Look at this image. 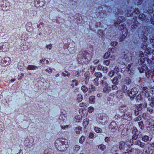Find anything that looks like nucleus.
<instances>
[{
    "label": "nucleus",
    "instance_id": "nucleus-27",
    "mask_svg": "<svg viewBox=\"0 0 154 154\" xmlns=\"http://www.w3.org/2000/svg\"><path fill=\"white\" fill-rule=\"evenodd\" d=\"M98 149L100 150L101 151L104 150L106 149V146L103 144H101L98 147Z\"/></svg>",
    "mask_w": 154,
    "mask_h": 154
},
{
    "label": "nucleus",
    "instance_id": "nucleus-64",
    "mask_svg": "<svg viewBox=\"0 0 154 154\" xmlns=\"http://www.w3.org/2000/svg\"><path fill=\"white\" fill-rule=\"evenodd\" d=\"M46 47L47 48L49 49V50H51L52 47V45L51 44H50L49 45H48L46 46Z\"/></svg>",
    "mask_w": 154,
    "mask_h": 154
},
{
    "label": "nucleus",
    "instance_id": "nucleus-61",
    "mask_svg": "<svg viewBox=\"0 0 154 154\" xmlns=\"http://www.w3.org/2000/svg\"><path fill=\"white\" fill-rule=\"evenodd\" d=\"M103 67V66H102L100 64H99L98 66L97 69H98V70H102Z\"/></svg>",
    "mask_w": 154,
    "mask_h": 154
},
{
    "label": "nucleus",
    "instance_id": "nucleus-15",
    "mask_svg": "<svg viewBox=\"0 0 154 154\" xmlns=\"http://www.w3.org/2000/svg\"><path fill=\"white\" fill-rule=\"evenodd\" d=\"M149 102V105L151 107H149L147 109V111L151 113L153 111V106H154V101L153 100L150 101Z\"/></svg>",
    "mask_w": 154,
    "mask_h": 154
},
{
    "label": "nucleus",
    "instance_id": "nucleus-13",
    "mask_svg": "<svg viewBox=\"0 0 154 154\" xmlns=\"http://www.w3.org/2000/svg\"><path fill=\"white\" fill-rule=\"evenodd\" d=\"M119 72V69L117 67H115L114 70H111L110 71L108 75H109L110 77H112L115 73H116V74L117 73H118V72Z\"/></svg>",
    "mask_w": 154,
    "mask_h": 154
},
{
    "label": "nucleus",
    "instance_id": "nucleus-18",
    "mask_svg": "<svg viewBox=\"0 0 154 154\" xmlns=\"http://www.w3.org/2000/svg\"><path fill=\"white\" fill-rule=\"evenodd\" d=\"M147 67L145 64L142 65L141 67H139L138 69L139 70L140 73L144 72L146 71Z\"/></svg>",
    "mask_w": 154,
    "mask_h": 154
},
{
    "label": "nucleus",
    "instance_id": "nucleus-9",
    "mask_svg": "<svg viewBox=\"0 0 154 154\" xmlns=\"http://www.w3.org/2000/svg\"><path fill=\"white\" fill-rule=\"evenodd\" d=\"M122 117L124 119L128 121L131 120L132 119V112H127L126 113H124Z\"/></svg>",
    "mask_w": 154,
    "mask_h": 154
},
{
    "label": "nucleus",
    "instance_id": "nucleus-60",
    "mask_svg": "<svg viewBox=\"0 0 154 154\" xmlns=\"http://www.w3.org/2000/svg\"><path fill=\"white\" fill-rule=\"evenodd\" d=\"M94 134L93 133H91L89 135V137L90 138H93L94 137Z\"/></svg>",
    "mask_w": 154,
    "mask_h": 154
},
{
    "label": "nucleus",
    "instance_id": "nucleus-23",
    "mask_svg": "<svg viewBox=\"0 0 154 154\" xmlns=\"http://www.w3.org/2000/svg\"><path fill=\"white\" fill-rule=\"evenodd\" d=\"M128 107L125 105L122 106L119 108V110L121 112H125L127 109Z\"/></svg>",
    "mask_w": 154,
    "mask_h": 154
},
{
    "label": "nucleus",
    "instance_id": "nucleus-49",
    "mask_svg": "<svg viewBox=\"0 0 154 154\" xmlns=\"http://www.w3.org/2000/svg\"><path fill=\"white\" fill-rule=\"evenodd\" d=\"M21 49L23 50L26 51L28 49V47L26 45H23V46L21 47Z\"/></svg>",
    "mask_w": 154,
    "mask_h": 154
},
{
    "label": "nucleus",
    "instance_id": "nucleus-31",
    "mask_svg": "<svg viewBox=\"0 0 154 154\" xmlns=\"http://www.w3.org/2000/svg\"><path fill=\"white\" fill-rule=\"evenodd\" d=\"M81 89L84 93L86 92L88 90V88L85 85L82 86Z\"/></svg>",
    "mask_w": 154,
    "mask_h": 154
},
{
    "label": "nucleus",
    "instance_id": "nucleus-55",
    "mask_svg": "<svg viewBox=\"0 0 154 154\" xmlns=\"http://www.w3.org/2000/svg\"><path fill=\"white\" fill-rule=\"evenodd\" d=\"M90 89L93 91H95L96 90V88L93 85H91V86Z\"/></svg>",
    "mask_w": 154,
    "mask_h": 154
},
{
    "label": "nucleus",
    "instance_id": "nucleus-41",
    "mask_svg": "<svg viewBox=\"0 0 154 154\" xmlns=\"http://www.w3.org/2000/svg\"><path fill=\"white\" fill-rule=\"evenodd\" d=\"M100 84L105 86H106L108 85V84L107 82L104 80H102L100 81Z\"/></svg>",
    "mask_w": 154,
    "mask_h": 154
},
{
    "label": "nucleus",
    "instance_id": "nucleus-48",
    "mask_svg": "<svg viewBox=\"0 0 154 154\" xmlns=\"http://www.w3.org/2000/svg\"><path fill=\"white\" fill-rule=\"evenodd\" d=\"M62 75L64 77L67 76L68 77H69L70 75V73H67L66 74L64 72H62Z\"/></svg>",
    "mask_w": 154,
    "mask_h": 154
},
{
    "label": "nucleus",
    "instance_id": "nucleus-37",
    "mask_svg": "<svg viewBox=\"0 0 154 154\" xmlns=\"http://www.w3.org/2000/svg\"><path fill=\"white\" fill-rule=\"evenodd\" d=\"M124 82L125 84L128 85L131 83V81L129 78H127L125 79Z\"/></svg>",
    "mask_w": 154,
    "mask_h": 154
},
{
    "label": "nucleus",
    "instance_id": "nucleus-56",
    "mask_svg": "<svg viewBox=\"0 0 154 154\" xmlns=\"http://www.w3.org/2000/svg\"><path fill=\"white\" fill-rule=\"evenodd\" d=\"M110 63V61L109 60H105L103 62V63L104 65H105L106 66H108L109 65Z\"/></svg>",
    "mask_w": 154,
    "mask_h": 154
},
{
    "label": "nucleus",
    "instance_id": "nucleus-63",
    "mask_svg": "<svg viewBox=\"0 0 154 154\" xmlns=\"http://www.w3.org/2000/svg\"><path fill=\"white\" fill-rule=\"evenodd\" d=\"M150 92L152 94H154V87H151L150 88Z\"/></svg>",
    "mask_w": 154,
    "mask_h": 154
},
{
    "label": "nucleus",
    "instance_id": "nucleus-42",
    "mask_svg": "<svg viewBox=\"0 0 154 154\" xmlns=\"http://www.w3.org/2000/svg\"><path fill=\"white\" fill-rule=\"evenodd\" d=\"M98 79L97 78H95L94 80V83L95 85L98 86L99 84V82H98Z\"/></svg>",
    "mask_w": 154,
    "mask_h": 154
},
{
    "label": "nucleus",
    "instance_id": "nucleus-38",
    "mask_svg": "<svg viewBox=\"0 0 154 154\" xmlns=\"http://www.w3.org/2000/svg\"><path fill=\"white\" fill-rule=\"evenodd\" d=\"M145 16L143 14H140L139 16V18L142 21L145 20Z\"/></svg>",
    "mask_w": 154,
    "mask_h": 154
},
{
    "label": "nucleus",
    "instance_id": "nucleus-32",
    "mask_svg": "<svg viewBox=\"0 0 154 154\" xmlns=\"http://www.w3.org/2000/svg\"><path fill=\"white\" fill-rule=\"evenodd\" d=\"M28 141V139H27L25 141V143H26V146L28 148H29L32 146V142L29 143L28 144H27L26 143Z\"/></svg>",
    "mask_w": 154,
    "mask_h": 154
},
{
    "label": "nucleus",
    "instance_id": "nucleus-22",
    "mask_svg": "<svg viewBox=\"0 0 154 154\" xmlns=\"http://www.w3.org/2000/svg\"><path fill=\"white\" fill-rule=\"evenodd\" d=\"M111 90L110 87L106 86L103 88V91L104 93H108L111 91Z\"/></svg>",
    "mask_w": 154,
    "mask_h": 154
},
{
    "label": "nucleus",
    "instance_id": "nucleus-30",
    "mask_svg": "<svg viewBox=\"0 0 154 154\" xmlns=\"http://www.w3.org/2000/svg\"><path fill=\"white\" fill-rule=\"evenodd\" d=\"M82 128L79 126L78 127L76 128L75 129V131L76 134H79L80 133V131H82Z\"/></svg>",
    "mask_w": 154,
    "mask_h": 154
},
{
    "label": "nucleus",
    "instance_id": "nucleus-7",
    "mask_svg": "<svg viewBox=\"0 0 154 154\" xmlns=\"http://www.w3.org/2000/svg\"><path fill=\"white\" fill-rule=\"evenodd\" d=\"M128 55H130L129 53L127 54H125L124 58L122 59V63L125 65H126V64H128L127 62H130L131 60H132L131 57H129Z\"/></svg>",
    "mask_w": 154,
    "mask_h": 154
},
{
    "label": "nucleus",
    "instance_id": "nucleus-35",
    "mask_svg": "<svg viewBox=\"0 0 154 154\" xmlns=\"http://www.w3.org/2000/svg\"><path fill=\"white\" fill-rule=\"evenodd\" d=\"M138 125L140 128L142 130L144 129V126L143 124V123L142 121L139 122H138Z\"/></svg>",
    "mask_w": 154,
    "mask_h": 154
},
{
    "label": "nucleus",
    "instance_id": "nucleus-4",
    "mask_svg": "<svg viewBox=\"0 0 154 154\" xmlns=\"http://www.w3.org/2000/svg\"><path fill=\"white\" fill-rule=\"evenodd\" d=\"M119 29L120 30L123 29V31H122V35L119 38L120 41H122L124 40L125 37L127 36V30L124 29V25H120L119 27Z\"/></svg>",
    "mask_w": 154,
    "mask_h": 154
},
{
    "label": "nucleus",
    "instance_id": "nucleus-47",
    "mask_svg": "<svg viewBox=\"0 0 154 154\" xmlns=\"http://www.w3.org/2000/svg\"><path fill=\"white\" fill-rule=\"evenodd\" d=\"M137 130L136 128H134L132 131V133L133 134H137Z\"/></svg>",
    "mask_w": 154,
    "mask_h": 154
},
{
    "label": "nucleus",
    "instance_id": "nucleus-57",
    "mask_svg": "<svg viewBox=\"0 0 154 154\" xmlns=\"http://www.w3.org/2000/svg\"><path fill=\"white\" fill-rule=\"evenodd\" d=\"M112 88L113 90H116L118 89V87L116 85H112Z\"/></svg>",
    "mask_w": 154,
    "mask_h": 154
},
{
    "label": "nucleus",
    "instance_id": "nucleus-36",
    "mask_svg": "<svg viewBox=\"0 0 154 154\" xmlns=\"http://www.w3.org/2000/svg\"><path fill=\"white\" fill-rule=\"evenodd\" d=\"M94 130L96 133H101L102 131V130L101 129L98 127H95L94 128Z\"/></svg>",
    "mask_w": 154,
    "mask_h": 154
},
{
    "label": "nucleus",
    "instance_id": "nucleus-34",
    "mask_svg": "<svg viewBox=\"0 0 154 154\" xmlns=\"http://www.w3.org/2000/svg\"><path fill=\"white\" fill-rule=\"evenodd\" d=\"M142 140L146 142L149 140V137L147 135H144L142 137Z\"/></svg>",
    "mask_w": 154,
    "mask_h": 154
},
{
    "label": "nucleus",
    "instance_id": "nucleus-10",
    "mask_svg": "<svg viewBox=\"0 0 154 154\" xmlns=\"http://www.w3.org/2000/svg\"><path fill=\"white\" fill-rule=\"evenodd\" d=\"M128 126L127 125L123 129L121 133L122 136H126L129 134L131 131V129L128 128Z\"/></svg>",
    "mask_w": 154,
    "mask_h": 154
},
{
    "label": "nucleus",
    "instance_id": "nucleus-33",
    "mask_svg": "<svg viewBox=\"0 0 154 154\" xmlns=\"http://www.w3.org/2000/svg\"><path fill=\"white\" fill-rule=\"evenodd\" d=\"M40 62L44 64H48L49 63V61L46 60L45 59H42L40 60Z\"/></svg>",
    "mask_w": 154,
    "mask_h": 154
},
{
    "label": "nucleus",
    "instance_id": "nucleus-26",
    "mask_svg": "<svg viewBox=\"0 0 154 154\" xmlns=\"http://www.w3.org/2000/svg\"><path fill=\"white\" fill-rule=\"evenodd\" d=\"M95 101V97L94 96H92L90 97L89 98V102L91 103H94Z\"/></svg>",
    "mask_w": 154,
    "mask_h": 154
},
{
    "label": "nucleus",
    "instance_id": "nucleus-5",
    "mask_svg": "<svg viewBox=\"0 0 154 154\" xmlns=\"http://www.w3.org/2000/svg\"><path fill=\"white\" fill-rule=\"evenodd\" d=\"M129 10L127 11L126 12H125V15L127 17L131 16L133 13L136 14H139L140 13V11L137 9H134L132 8H129Z\"/></svg>",
    "mask_w": 154,
    "mask_h": 154
},
{
    "label": "nucleus",
    "instance_id": "nucleus-54",
    "mask_svg": "<svg viewBox=\"0 0 154 154\" xmlns=\"http://www.w3.org/2000/svg\"><path fill=\"white\" fill-rule=\"evenodd\" d=\"M75 118L77 120H80L82 119V117L81 116L79 115L76 116Z\"/></svg>",
    "mask_w": 154,
    "mask_h": 154
},
{
    "label": "nucleus",
    "instance_id": "nucleus-11",
    "mask_svg": "<svg viewBox=\"0 0 154 154\" xmlns=\"http://www.w3.org/2000/svg\"><path fill=\"white\" fill-rule=\"evenodd\" d=\"M139 56L141 57V59L138 62L139 64L142 65L143 64H145V59L144 58H143L144 56L143 52L140 51L139 52Z\"/></svg>",
    "mask_w": 154,
    "mask_h": 154
},
{
    "label": "nucleus",
    "instance_id": "nucleus-52",
    "mask_svg": "<svg viewBox=\"0 0 154 154\" xmlns=\"http://www.w3.org/2000/svg\"><path fill=\"white\" fill-rule=\"evenodd\" d=\"M151 72L150 71H146V75L147 78H149L150 77V73Z\"/></svg>",
    "mask_w": 154,
    "mask_h": 154
},
{
    "label": "nucleus",
    "instance_id": "nucleus-28",
    "mask_svg": "<svg viewBox=\"0 0 154 154\" xmlns=\"http://www.w3.org/2000/svg\"><path fill=\"white\" fill-rule=\"evenodd\" d=\"M83 99L82 95L81 94H79L77 96V101L78 102H81Z\"/></svg>",
    "mask_w": 154,
    "mask_h": 154
},
{
    "label": "nucleus",
    "instance_id": "nucleus-43",
    "mask_svg": "<svg viewBox=\"0 0 154 154\" xmlns=\"http://www.w3.org/2000/svg\"><path fill=\"white\" fill-rule=\"evenodd\" d=\"M45 71L48 72L49 74H51L53 70L51 67H49L48 69H45Z\"/></svg>",
    "mask_w": 154,
    "mask_h": 154
},
{
    "label": "nucleus",
    "instance_id": "nucleus-1",
    "mask_svg": "<svg viewBox=\"0 0 154 154\" xmlns=\"http://www.w3.org/2000/svg\"><path fill=\"white\" fill-rule=\"evenodd\" d=\"M147 37L146 36L144 35L143 38H142V41H143V43L142 45H141V47L142 48L145 50L144 53L147 54H152L154 55V48L152 51H151L150 48H147V44L146 42L147 41Z\"/></svg>",
    "mask_w": 154,
    "mask_h": 154
},
{
    "label": "nucleus",
    "instance_id": "nucleus-46",
    "mask_svg": "<svg viewBox=\"0 0 154 154\" xmlns=\"http://www.w3.org/2000/svg\"><path fill=\"white\" fill-rule=\"evenodd\" d=\"M141 116H139L135 118L134 120V121H138L140 120L141 119Z\"/></svg>",
    "mask_w": 154,
    "mask_h": 154
},
{
    "label": "nucleus",
    "instance_id": "nucleus-39",
    "mask_svg": "<svg viewBox=\"0 0 154 154\" xmlns=\"http://www.w3.org/2000/svg\"><path fill=\"white\" fill-rule=\"evenodd\" d=\"M94 75L97 78H100L102 77V74L100 72H95L94 74Z\"/></svg>",
    "mask_w": 154,
    "mask_h": 154
},
{
    "label": "nucleus",
    "instance_id": "nucleus-8",
    "mask_svg": "<svg viewBox=\"0 0 154 154\" xmlns=\"http://www.w3.org/2000/svg\"><path fill=\"white\" fill-rule=\"evenodd\" d=\"M109 127L111 131L114 132L117 130L118 128V125L115 122L113 121L109 125Z\"/></svg>",
    "mask_w": 154,
    "mask_h": 154
},
{
    "label": "nucleus",
    "instance_id": "nucleus-24",
    "mask_svg": "<svg viewBox=\"0 0 154 154\" xmlns=\"http://www.w3.org/2000/svg\"><path fill=\"white\" fill-rule=\"evenodd\" d=\"M61 144L65 145V148H68L69 147L68 142L67 139L64 140V141H62L61 142Z\"/></svg>",
    "mask_w": 154,
    "mask_h": 154
},
{
    "label": "nucleus",
    "instance_id": "nucleus-14",
    "mask_svg": "<svg viewBox=\"0 0 154 154\" xmlns=\"http://www.w3.org/2000/svg\"><path fill=\"white\" fill-rule=\"evenodd\" d=\"M125 20L124 17L122 16L121 17L120 16L118 17V20L114 23V24L115 26H117L120 23L123 22Z\"/></svg>",
    "mask_w": 154,
    "mask_h": 154
},
{
    "label": "nucleus",
    "instance_id": "nucleus-21",
    "mask_svg": "<svg viewBox=\"0 0 154 154\" xmlns=\"http://www.w3.org/2000/svg\"><path fill=\"white\" fill-rule=\"evenodd\" d=\"M37 68V66L33 65H29L27 67V69L28 70H36Z\"/></svg>",
    "mask_w": 154,
    "mask_h": 154
},
{
    "label": "nucleus",
    "instance_id": "nucleus-2",
    "mask_svg": "<svg viewBox=\"0 0 154 154\" xmlns=\"http://www.w3.org/2000/svg\"><path fill=\"white\" fill-rule=\"evenodd\" d=\"M148 88L146 87H144L142 90V92L143 94L145 95L146 97L148 98V99L149 101L152 100H151V98H152V99L154 97V95L152 94V97L149 95V92L148 91Z\"/></svg>",
    "mask_w": 154,
    "mask_h": 154
},
{
    "label": "nucleus",
    "instance_id": "nucleus-58",
    "mask_svg": "<svg viewBox=\"0 0 154 154\" xmlns=\"http://www.w3.org/2000/svg\"><path fill=\"white\" fill-rule=\"evenodd\" d=\"M80 146L78 145H76L74 147V150L75 151H77L79 150Z\"/></svg>",
    "mask_w": 154,
    "mask_h": 154
},
{
    "label": "nucleus",
    "instance_id": "nucleus-20",
    "mask_svg": "<svg viewBox=\"0 0 154 154\" xmlns=\"http://www.w3.org/2000/svg\"><path fill=\"white\" fill-rule=\"evenodd\" d=\"M89 123V119L88 118H86L84 119L83 123V125L85 128H86Z\"/></svg>",
    "mask_w": 154,
    "mask_h": 154
},
{
    "label": "nucleus",
    "instance_id": "nucleus-6",
    "mask_svg": "<svg viewBox=\"0 0 154 154\" xmlns=\"http://www.w3.org/2000/svg\"><path fill=\"white\" fill-rule=\"evenodd\" d=\"M138 91L136 87L132 88L130 91H128V95L131 97H133L136 96V94L137 93Z\"/></svg>",
    "mask_w": 154,
    "mask_h": 154
},
{
    "label": "nucleus",
    "instance_id": "nucleus-53",
    "mask_svg": "<svg viewBox=\"0 0 154 154\" xmlns=\"http://www.w3.org/2000/svg\"><path fill=\"white\" fill-rule=\"evenodd\" d=\"M94 109L92 106H90L88 108V111L90 112L91 113L94 110Z\"/></svg>",
    "mask_w": 154,
    "mask_h": 154
},
{
    "label": "nucleus",
    "instance_id": "nucleus-19",
    "mask_svg": "<svg viewBox=\"0 0 154 154\" xmlns=\"http://www.w3.org/2000/svg\"><path fill=\"white\" fill-rule=\"evenodd\" d=\"M125 147V142L123 141H121L119 143V148L120 149H124Z\"/></svg>",
    "mask_w": 154,
    "mask_h": 154
},
{
    "label": "nucleus",
    "instance_id": "nucleus-3",
    "mask_svg": "<svg viewBox=\"0 0 154 154\" xmlns=\"http://www.w3.org/2000/svg\"><path fill=\"white\" fill-rule=\"evenodd\" d=\"M11 63V59L9 57H5L1 60L0 64L2 66L5 67L10 64Z\"/></svg>",
    "mask_w": 154,
    "mask_h": 154
},
{
    "label": "nucleus",
    "instance_id": "nucleus-17",
    "mask_svg": "<svg viewBox=\"0 0 154 154\" xmlns=\"http://www.w3.org/2000/svg\"><path fill=\"white\" fill-rule=\"evenodd\" d=\"M135 145H138L141 148H144L145 146V144L140 140H137L134 142Z\"/></svg>",
    "mask_w": 154,
    "mask_h": 154
},
{
    "label": "nucleus",
    "instance_id": "nucleus-25",
    "mask_svg": "<svg viewBox=\"0 0 154 154\" xmlns=\"http://www.w3.org/2000/svg\"><path fill=\"white\" fill-rule=\"evenodd\" d=\"M127 86L125 85H123L122 86V92H123L124 93H127V94H128V91H129V90H127Z\"/></svg>",
    "mask_w": 154,
    "mask_h": 154
},
{
    "label": "nucleus",
    "instance_id": "nucleus-40",
    "mask_svg": "<svg viewBox=\"0 0 154 154\" xmlns=\"http://www.w3.org/2000/svg\"><path fill=\"white\" fill-rule=\"evenodd\" d=\"M85 138L84 136H82L80 138L79 142L80 143L82 144L84 142Z\"/></svg>",
    "mask_w": 154,
    "mask_h": 154
},
{
    "label": "nucleus",
    "instance_id": "nucleus-59",
    "mask_svg": "<svg viewBox=\"0 0 154 154\" xmlns=\"http://www.w3.org/2000/svg\"><path fill=\"white\" fill-rule=\"evenodd\" d=\"M6 45H8V44L3 45H2V48L3 49L4 51H6L7 50V48H6Z\"/></svg>",
    "mask_w": 154,
    "mask_h": 154
},
{
    "label": "nucleus",
    "instance_id": "nucleus-16",
    "mask_svg": "<svg viewBox=\"0 0 154 154\" xmlns=\"http://www.w3.org/2000/svg\"><path fill=\"white\" fill-rule=\"evenodd\" d=\"M147 107V103H144V104H140L137 106V110L138 111H141L144 108H146Z\"/></svg>",
    "mask_w": 154,
    "mask_h": 154
},
{
    "label": "nucleus",
    "instance_id": "nucleus-12",
    "mask_svg": "<svg viewBox=\"0 0 154 154\" xmlns=\"http://www.w3.org/2000/svg\"><path fill=\"white\" fill-rule=\"evenodd\" d=\"M121 78V75L120 73H117L116 76L113 78L112 80V82L113 84L116 85L119 83V79H120Z\"/></svg>",
    "mask_w": 154,
    "mask_h": 154
},
{
    "label": "nucleus",
    "instance_id": "nucleus-44",
    "mask_svg": "<svg viewBox=\"0 0 154 154\" xmlns=\"http://www.w3.org/2000/svg\"><path fill=\"white\" fill-rule=\"evenodd\" d=\"M68 148H65V145L62 144L61 145L60 150L61 151H65Z\"/></svg>",
    "mask_w": 154,
    "mask_h": 154
},
{
    "label": "nucleus",
    "instance_id": "nucleus-51",
    "mask_svg": "<svg viewBox=\"0 0 154 154\" xmlns=\"http://www.w3.org/2000/svg\"><path fill=\"white\" fill-rule=\"evenodd\" d=\"M102 70L103 71L104 73H107L108 71V68L106 66H103Z\"/></svg>",
    "mask_w": 154,
    "mask_h": 154
},
{
    "label": "nucleus",
    "instance_id": "nucleus-50",
    "mask_svg": "<svg viewBox=\"0 0 154 154\" xmlns=\"http://www.w3.org/2000/svg\"><path fill=\"white\" fill-rule=\"evenodd\" d=\"M110 55V53L109 52H107L105 53V55L104 56V58L105 59L107 58Z\"/></svg>",
    "mask_w": 154,
    "mask_h": 154
},
{
    "label": "nucleus",
    "instance_id": "nucleus-62",
    "mask_svg": "<svg viewBox=\"0 0 154 154\" xmlns=\"http://www.w3.org/2000/svg\"><path fill=\"white\" fill-rule=\"evenodd\" d=\"M117 42L115 41L111 43V45L113 46H115L117 45Z\"/></svg>",
    "mask_w": 154,
    "mask_h": 154
},
{
    "label": "nucleus",
    "instance_id": "nucleus-45",
    "mask_svg": "<svg viewBox=\"0 0 154 154\" xmlns=\"http://www.w3.org/2000/svg\"><path fill=\"white\" fill-rule=\"evenodd\" d=\"M138 135L137 134H134V135L132 137V140H136L138 137Z\"/></svg>",
    "mask_w": 154,
    "mask_h": 154
},
{
    "label": "nucleus",
    "instance_id": "nucleus-29",
    "mask_svg": "<svg viewBox=\"0 0 154 154\" xmlns=\"http://www.w3.org/2000/svg\"><path fill=\"white\" fill-rule=\"evenodd\" d=\"M133 143L131 139H128L126 141V144L127 146H130L133 145Z\"/></svg>",
    "mask_w": 154,
    "mask_h": 154
}]
</instances>
